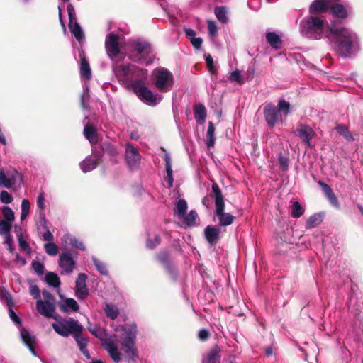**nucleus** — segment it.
I'll return each instance as SVG.
<instances>
[{"label": "nucleus", "mask_w": 363, "mask_h": 363, "mask_svg": "<svg viewBox=\"0 0 363 363\" xmlns=\"http://www.w3.org/2000/svg\"><path fill=\"white\" fill-rule=\"evenodd\" d=\"M88 330L101 340V345L114 362L118 363L121 359L118 343L129 363L135 362L138 358V348L135 345L138 335L136 324H125L116 329V331L121 332L118 337L116 335L106 334V330L97 325L89 326Z\"/></svg>", "instance_id": "nucleus-1"}, {"label": "nucleus", "mask_w": 363, "mask_h": 363, "mask_svg": "<svg viewBox=\"0 0 363 363\" xmlns=\"http://www.w3.org/2000/svg\"><path fill=\"white\" fill-rule=\"evenodd\" d=\"M113 71L118 81L133 92L145 104L155 106L162 101V96L155 94L145 86L147 70L133 65H113Z\"/></svg>", "instance_id": "nucleus-2"}, {"label": "nucleus", "mask_w": 363, "mask_h": 363, "mask_svg": "<svg viewBox=\"0 0 363 363\" xmlns=\"http://www.w3.org/2000/svg\"><path fill=\"white\" fill-rule=\"evenodd\" d=\"M325 38L336 52L344 58L351 57L360 50L357 34L341 23L332 22L328 25Z\"/></svg>", "instance_id": "nucleus-3"}, {"label": "nucleus", "mask_w": 363, "mask_h": 363, "mask_svg": "<svg viewBox=\"0 0 363 363\" xmlns=\"http://www.w3.org/2000/svg\"><path fill=\"white\" fill-rule=\"evenodd\" d=\"M290 111L289 102L280 99L277 106L272 104H267L264 107L263 113L267 125L270 128H273L277 123H284Z\"/></svg>", "instance_id": "nucleus-4"}, {"label": "nucleus", "mask_w": 363, "mask_h": 363, "mask_svg": "<svg viewBox=\"0 0 363 363\" xmlns=\"http://www.w3.org/2000/svg\"><path fill=\"white\" fill-rule=\"evenodd\" d=\"M328 26L325 21L317 16L305 17L300 23V32L306 38L318 40L325 37Z\"/></svg>", "instance_id": "nucleus-5"}, {"label": "nucleus", "mask_w": 363, "mask_h": 363, "mask_svg": "<svg viewBox=\"0 0 363 363\" xmlns=\"http://www.w3.org/2000/svg\"><path fill=\"white\" fill-rule=\"evenodd\" d=\"M128 57L134 62L146 65L151 64L155 58L151 45L140 40L133 42Z\"/></svg>", "instance_id": "nucleus-6"}, {"label": "nucleus", "mask_w": 363, "mask_h": 363, "mask_svg": "<svg viewBox=\"0 0 363 363\" xmlns=\"http://www.w3.org/2000/svg\"><path fill=\"white\" fill-rule=\"evenodd\" d=\"M55 331L62 337H68L74 335L76 333H82L83 326L78 320L72 318H56L55 322L52 324Z\"/></svg>", "instance_id": "nucleus-7"}, {"label": "nucleus", "mask_w": 363, "mask_h": 363, "mask_svg": "<svg viewBox=\"0 0 363 363\" xmlns=\"http://www.w3.org/2000/svg\"><path fill=\"white\" fill-rule=\"evenodd\" d=\"M155 87L162 92L169 91L174 84V77L168 69L160 67L153 72Z\"/></svg>", "instance_id": "nucleus-8"}, {"label": "nucleus", "mask_w": 363, "mask_h": 363, "mask_svg": "<svg viewBox=\"0 0 363 363\" xmlns=\"http://www.w3.org/2000/svg\"><path fill=\"white\" fill-rule=\"evenodd\" d=\"M22 180L21 174L14 168L0 169V186L11 189Z\"/></svg>", "instance_id": "nucleus-9"}, {"label": "nucleus", "mask_w": 363, "mask_h": 363, "mask_svg": "<svg viewBox=\"0 0 363 363\" xmlns=\"http://www.w3.org/2000/svg\"><path fill=\"white\" fill-rule=\"evenodd\" d=\"M67 10L69 16V28L70 32L75 38L81 43L84 38V34L80 25L77 23L75 9L71 4H69L67 6Z\"/></svg>", "instance_id": "nucleus-10"}, {"label": "nucleus", "mask_w": 363, "mask_h": 363, "mask_svg": "<svg viewBox=\"0 0 363 363\" xmlns=\"http://www.w3.org/2000/svg\"><path fill=\"white\" fill-rule=\"evenodd\" d=\"M119 36L114 33H108L105 40V48L108 56L111 60H115V58L118 56L120 52L119 44H120Z\"/></svg>", "instance_id": "nucleus-11"}, {"label": "nucleus", "mask_w": 363, "mask_h": 363, "mask_svg": "<svg viewBox=\"0 0 363 363\" xmlns=\"http://www.w3.org/2000/svg\"><path fill=\"white\" fill-rule=\"evenodd\" d=\"M58 264L62 269L61 274H71L76 266V261L74 260L70 252H62L59 256Z\"/></svg>", "instance_id": "nucleus-12"}, {"label": "nucleus", "mask_w": 363, "mask_h": 363, "mask_svg": "<svg viewBox=\"0 0 363 363\" xmlns=\"http://www.w3.org/2000/svg\"><path fill=\"white\" fill-rule=\"evenodd\" d=\"M87 276L81 273L78 275L75 283V296L79 300L85 299L89 294V289L86 284Z\"/></svg>", "instance_id": "nucleus-13"}, {"label": "nucleus", "mask_w": 363, "mask_h": 363, "mask_svg": "<svg viewBox=\"0 0 363 363\" xmlns=\"http://www.w3.org/2000/svg\"><path fill=\"white\" fill-rule=\"evenodd\" d=\"M125 160L128 167L131 169L136 168L140 162V155L138 150L130 143L126 145Z\"/></svg>", "instance_id": "nucleus-14"}, {"label": "nucleus", "mask_w": 363, "mask_h": 363, "mask_svg": "<svg viewBox=\"0 0 363 363\" xmlns=\"http://www.w3.org/2000/svg\"><path fill=\"white\" fill-rule=\"evenodd\" d=\"M295 133L308 147H311V140L314 138L315 133L309 125L299 124Z\"/></svg>", "instance_id": "nucleus-15"}, {"label": "nucleus", "mask_w": 363, "mask_h": 363, "mask_svg": "<svg viewBox=\"0 0 363 363\" xmlns=\"http://www.w3.org/2000/svg\"><path fill=\"white\" fill-rule=\"evenodd\" d=\"M36 309L43 316L46 318H56L55 313V303L51 301H43L38 299L36 301Z\"/></svg>", "instance_id": "nucleus-16"}, {"label": "nucleus", "mask_w": 363, "mask_h": 363, "mask_svg": "<svg viewBox=\"0 0 363 363\" xmlns=\"http://www.w3.org/2000/svg\"><path fill=\"white\" fill-rule=\"evenodd\" d=\"M224 210L225 204L216 206V215L221 226L230 225L234 220V216L228 213H225Z\"/></svg>", "instance_id": "nucleus-17"}, {"label": "nucleus", "mask_w": 363, "mask_h": 363, "mask_svg": "<svg viewBox=\"0 0 363 363\" xmlns=\"http://www.w3.org/2000/svg\"><path fill=\"white\" fill-rule=\"evenodd\" d=\"M318 184L321 186L322 190L327 198V199L329 201L330 204L333 206L334 207L339 208H340V203L338 202V200L333 193L332 189L329 185H328L326 183L319 181Z\"/></svg>", "instance_id": "nucleus-18"}, {"label": "nucleus", "mask_w": 363, "mask_h": 363, "mask_svg": "<svg viewBox=\"0 0 363 363\" xmlns=\"http://www.w3.org/2000/svg\"><path fill=\"white\" fill-rule=\"evenodd\" d=\"M62 298L61 302L59 303L60 309L64 312L77 311L79 305L74 298H65L60 295Z\"/></svg>", "instance_id": "nucleus-19"}, {"label": "nucleus", "mask_w": 363, "mask_h": 363, "mask_svg": "<svg viewBox=\"0 0 363 363\" xmlns=\"http://www.w3.org/2000/svg\"><path fill=\"white\" fill-rule=\"evenodd\" d=\"M80 56V74L82 77L89 79L91 77V72L88 60L86 59L84 52H79Z\"/></svg>", "instance_id": "nucleus-20"}, {"label": "nucleus", "mask_w": 363, "mask_h": 363, "mask_svg": "<svg viewBox=\"0 0 363 363\" xmlns=\"http://www.w3.org/2000/svg\"><path fill=\"white\" fill-rule=\"evenodd\" d=\"M0 296L4 297L6 301V304L9 307V315L10 318L14 323L20 325L21 319L12 309L13 302L10 295L6 291H1Z\"/></svg>", "instance_id": "nucleus-21"}, {"label": "nucleus", "mask_w": 363, "mask_h": 363, "mask_svg": "<svg viewBox=\"0 0 363 363\" xmlns=\"http://www.w3.org/2000/svg\"><path fill=\"white\" fill-rule=\"evenodd\" d=\"M204 234L208 242L214 244L218 240L220 230L214 226L208 225L204 230Z\"/></svg>", "instance_id": "nucleus-22"}, {"label": "nucleus", "mask_w": 363, "mask_h": 363, "mask_svg": "<svg viewBox=\"0 0 363 363\" xmlns=\"http://www.w3.org/2000/svg\"><path fill=\"white\" fill-rule=\"evenodd\" d=\"M20 333L22 340L29 348L31 353L35 356L36 353L34 350L35 337L31 335L28 330L23 328L21 330Z\"/></svg>", "instance_id": "nucleus-23"}, {"label": "nucleus", "mask_w": 363, "mask_h": 363, "mask_svg": "<svg viewBox=\"0 0 363 363\" xmlns=\"http://www.w3.org/2000/svg\"><path fill=\"white\" fill-rule=\"evenodd\" d=\"M82 333H76L74 335V337L77 342V344L81 350V352L83 353V354L86 357L87 359H90L91 356L89 352V351L86 349L88 340L81 335Z\"/></svg>", "instance_id": "nucleus-24"}, {"label": "nucleus", "mask_w": 363, "mask_h": 363, "mask_svg": "<svg viewBox=\"0 0 363 363\" xmlns=\"http://www.w3.org/2000/svg\"><path fill=\"white\" fill-rule=\"evenodd\" d=\"M99 160V157L96 159H93L89 156L86 157L79 164L82 171L84 173H86L94 170L97 166V162Z\"/></svg>", "instance_id": "nucleus-25"}, {"label": "nucleus", "mask_w": 363, "mask_h": 363, "mask_svg": "<svg viewBox=\"0 0 363 363\" xmlns=\"http://www.w3.org/2000/svg\"><path fill=\"white\" fill-rule=\"evenodd\" d=\"M220 355L219 350L217 347L211 349L203 357L202 363H220Z\"/></svg>", "instance_id": "nucleus-26"}, {"label": "nucleus", "mask_w": 363, "mask_h": 363, "mask_svg": "<svg viewBox=\"0 0 363 363\" xmlns=\"http://www.w3.org/2000/svg\"><path fill=\"white\" fill-rule=\"evenodd\" d=\"M187 203L184 199H180L177 201L174 207V214L177 216L178 219H182L187 211Z\"/></svg>", "instance_id": "nucleus-27"}, {"label": "nucleus", "mask_w": 363, "mask_h": 363, "mask_svg": "<svg viewBox=\"0 0 363 363\" xmlns=\"http://www.w3.org/2000/svg\"><path fill=\"white\" fill-rule=\"evenodd\" d=\"M267 43L274 48L279 49L281 46L280 37L274 32L267 33L266 35Z\"/></svg>", "instance_id": "nucleus-28"}, {"label": "nucleus", "mask_w": 363, "mask_h": 363, "mask_svg": "<svg viewBox=\"0 0 363 363\" xmlns=\"http://www.w3.org/2000/svg\"><path fill=\"white\" fill-rule=\"evenodd\" d=\"M85 138L91 143H97V134L96 129L91 125H86L84 129Z\"/></svg>", "instance_id": "nucleus-29"}, {"label": "nucleus", "mask_w": 363, "mask_h": 363, "mask_svg": "<svg viewBox=\"0 0 363 363\" xmlns=\"http://www.w3.org/2000/svg\"><path fill=\"white\" fill-rule=\"evenodd\" d=\"M62 241L65 242L69 241L70 245L80 250L84 251L86 250V247L82 241L79 240L75 237L71 236L70 235H65L62 238Z\"/></svg>", "instance_id": "nucleus-30"}, {"label": "nucleus", "mask_w": 363, "mask_h": 363, "mask_svg": "<svg viewBox=\"0 0 363 363\" xmlns=\"http://www.w3.org/2000/svg\"><path fill=\"white\" fill-rule=\"evenodd\" d=\"M104 310L106 315L111 320L116 319L119 314L118 308L112 303H106Z\"/></svg>", "instance_id": "nucleus-31"}, {"label": "nucleus", "mask_w": 363, "mask_h": 363, "mask_svg": "<svg viewBox=\"0 0 363 363\" xmlns=\"http://www.w3.org/2000/svg\"><path fill=\"white\" fill-rule=\"evenodd\" d=\"M323 220V217L320 214L315 213L310 216L306 220L305 227L307 229H311L318 225Z\"/></svg>", "instance_id": "nucleus-32"}, {"label": "nucleus", "mask_w": 363, "mask_h": 363, "mask_svg": "<svg viewBox=\"0 0 363 363\" xmlns=\"http://www.w3.org/2000/svg\"><path fill=\"white\" fill-rule=\"evenodd\" d=\"M157 259L164 265L166 269L172 275H174L173 269L169 261V254L166 251L161 252L157 255Z\"/></svg>", "instance_id": "nucleus-33"}, {"label": "nucleus", "mask_w": 363, "mask_h": 363, "mask_svg": "<svg viewBox=\"0 0 363 363\" xmlns=\"http://www.w3.org/2000/svg\"><path fill=\"white\" fill-rule=\"evenodd\" d=\"M331 12L337 18H345L347 16V11L345 8L339 4H334L331 7Z\"/></svg>", "instance_id": "nucleus-34"}, {"label": "nucleus", "mask_w": 363, "mask_h": 363, "mask_svg": "<svg viewBox=\"0 0 363 363\" xmlns=\"http://www.w3.org/2000/svg\"><path fill=\"white\" fill-rule=\"evenodd\" d=\"M89 100V90L87 84L85 82L83 84V91L80 96V103L82 108L85 110L88 108Z\"/></svg>", "instance_id": "nucleus-35"}, {"label": "nucleus", "mask_w": 363, "mask_h": 363, "mask_svg": "<svg viewBox=\"0 0 363 363\" xmlns=\"http://www.w3.org/2000/svg\"><path fill=\"white\" fill-rule=\"evenodd\" d=\"M327 9V2L325 0H315L310 6V13L322 12Z\"/></svg>", "instance_id": "nucleus-36"}, {"label": "nucleus", "mask_w": 363, "mask_h": 363, "mask_svg": "<svg viewBox=\"0 0 363 363\" xmlns=\"http://www.w3.org/2000/svg\"><path fill=\"white\" fill-rule=\"evenodd\" d=\"M45 279L48 285L57 289L60 288V280L56 274L53 272H48L45 274Z\"/></svg>", "instance_id": "nucleus-37"}, {"label": "nucleus", "mask_w": 363, "mask_h": 363, "mask_svg": "<svg viewBox=\"0 0 363 363\" xmlns=\"http://www.w3.org/2000/svg\"><path fill=\"white\" fill-rule=\"evenodd\" d=\"M195 118L199 123H203L206 117V108L202 104H196L194 108Z\"/></svg>", "instance_id": "nucleus-38"}, {"label": "nucleus", "mask_w": 363, "mask_h": 363, "mask_svg": "<svg viewBox=\"0 0 363 363\" xmlns=\"http://www.w3.org/2000/svg\"><path fill=\"white\" fill-rule=\"evenodd\" d=\"M164 159H165V162H166L167 182H168L169 186H172L174 179H173V172H172V169L171 157H170L169 155L166 154Z\"/></svg>", "instance_id": "nucleus-39"}, {"label": "nucleus", "mask_w": 363, "mask_h": 363, "mask_svg": "<svg viewBox=\"0 0 363 363\" xmlns=\"http://www.w3.org/2000/svg\"><path fill=\"white\" fill-rule=\"evenodd\" d=\"M197 213L195 211H191L188 214H185L182 219L179 220L183 222L187 226H192L196 224Z\"/></svg>", "instance_id": "nucleus-40"}, {"label": "nucleus", "mask_w": 363, "mask_h": 363, "mask_svg": "<svg viewBox=\"0 0 363 363\" xmlns=\"http://www.w3.org/2000/svg\"><path fill=\"white\" fill-rule=\"evenodd\" d=\"M215 15L218 20L223 23H226L228 21L227 9L224 6L216 7Z\"/></svg>", "instance_id": "nucleus-41"}, {"label": "nucleus", "mask_w": 363, "mask_h": 363, "mask_svg": "<svg viewBox=\"0 0 363 363\" xmlns=\"http://www.w3.org/2000/svg\"><path fill=\"white\" fill-rule=\"evenodd\" d=\"M214 133H215V128L213 126V124L212 122H209L207 134H206V140H207L206 143H207V146L208 147H213V145L215 144L216 138L214 136Z\"/></svg>", "instance_id": "nucleus-42"}, {"label": "nucleus", "mask_w": 363, "mask_h": 363, "mask_svg": "<svg viewBox=\"0 0 363 363\" xmlns=\"http://www.w3.org/2000/svg\"><path fill=\"white\" fill-rule=\"evenodd\" d=\"M212 191L213 192L215 196L216 206L225 204L221 191L217 184L213 183L212 184Z\"/></svg>", "instance_id": "nucleus-43"}, {"label": "nucleus", "mask_w": 363, "mask_h": 363, "mask_svg": "<svg viewBox=\"0 0 363 363\" xmlns=\"http://www.w3.org/2000/svg\"><path fill=\"white\" fill-rule=\"evenodd\" d=\"M92 261L96 270L101 275L107 276L108 274V270L107 269L106 264L104 262L98 259L95 257H92Z\"/></svg>", "instance_id": "nucleus-44"}, {"label": "nucleus", "mask_w": 363, "mask_h": 363, "mask_svg": "<svg viewBox=\"0 0 363 363\" xmlns=\"http://www.w3.org/2000/svg\"><path fill=\"white\" fill-rule=\"evenodd\" d=\"M336 130L338 133L342 135L347 141H353L354 138L351 132H350L347 128L342 124H339L336 126Z\"/></svg>", "instance_id": "nucleus-45"}, {"label": "nucleus", "mask_w": 363, "mask_h": 363, "mask_svg": "<svg viewBox=\"0 0 363 363\" xmlns=\"http://www.w3.org/2000/svg\"><path fill=\"white\" fill-rule=\"evenodd\" d=\"M21 220L23 221L28 217L30 213V204L28 199H23L21 201Z\"/></svg>", "instance_id": "nucleus-46"}, {"label": "nucleus", "mask_w": 363, "mask_h": 363, "mask_svg": "<svg viewBox=\"0 0 363 363\" xmlns=\"http://www.w3.org/2000/svg\"><path fill=\"white\" fill-rule=\"evenodd\" d=\"M304 213V209L301 206L298 201H294L291 206V216L293 218H299Z\"/></svg>", "instance_id": "nucleus-47"}, {"label": "nucleus", "mask_w": 363, "mask_h": 363, "mask_svg": "<svg viewBox=\"0 0 363 363\" xmlns=\"http://www.w3.org/2000/svg\"><path fill=\"white\" fill-rule=\"evenodd\" d=\"M17 238H18L20 250L23 252H25L26 254L30 255L31 252V249H30L28 243L26 242V240H24L23 235L18 234L17 235Z\"/></svg>", "instance_id": "nucleus-48"}, {"label": "nucleus", "mask_w": 363, "mask_h": 363, "mask_svg": "<svg viewBox=\"0 0 363 363\" xmlns=\"http://www.w3.org/2000/svg\"><path fill=\"white\" fill-rule=\"evenodd\" d=\"M2 213L6 222L12 223L15 219V216L13 210L7 206L2 207Z\"/></svg>", "instance_id": "nucleus-49"}, {"label": "nucleus", "mask_w": 363, "mask_h": 363, "mask_svg": "<svg viewBox=\"0 0 363 363\" xmlns=\"http://www.w3.org/2000/svg\"><path fill=\"white\" fill-rule=\"evenodd\" d=\"M44 250L45 252L50 256H55L58 252L57 246L52 242H48L44 245Z\"/></svg>", "instance_id": "nucleus-50"}, {"label": "nucleus", "mask_w": 363, "mask_h": 363, "mask_svg": "<svg viewBox=\"0 0 363 363\" xmlns=\"http://www.w3.org/2000/svg\"><path fill=\"white\" fill-rule=\"evenodd\" d=\"M11 224L10 223H8L4 220H0V235H3L4 237L8 235H11Z\"/></svg>", "instance_id": "nucleus-51"}, {"label": "nucleus", "mask_w": 363, "mask_h": 363, "mask_svg": "<svg viewBox=\"0 0 363 363\" xmlns=\"http://www.w3.org/2000/svg\"><path fill=\"white\" fill-rule=\"evenodd\" d=\"M229 79L235 82L238 84H242L244 83V80L242 78L241 74L238 70H235L232 72L230 74Z\"/></svg>", "instance_id": "nucleus-52"}, {"label": "nucleus", "mask_w": 363, "mask_h": 363, "mask_svg": "<svg viewBox=\"0 0 363 363\" xmlns=\"http://www.w3.org/2000/svg\"><path fill=\"white\" fill-rule=\"evenodd\" d=\"M0 200L2 203L8 204L13 201V197L6 191L3 190L0 193Z\"/></svg>", "instance_id": "nucleus-53"}, {"label": "nucleus", "mask_w": 363, "mask_h": 363, "mask_svg": "<svg viewBox=\"0 0 363 363\" xmlns=\"http://www.w3.org/2000/svg\"><path fill=\"white\" fill-rule=\"evenodd\" d=\"M160 243V237L158 235H154L152 240L150 237L147 240V247L150 249H153Z\"/></svg>", "instance_id": "nucleus-54"}, {"label": "nucleus", "mask_w": 363, "mask_h": 363, "mask_svg": "<svg viewBox=\"0 0 363 363\" xmlns=\"http://www.w3.org/2000/svg\"><path fill=\"white\" fill-rule=\"evenodd\" d=\"M32 268L35 271L36 274L38 275L43 274L44 273V265L38 261H34L32 263Z\"/></svg>", "instance_id": "nucleus-55"}, {"label": "nucleus", "mask_w": 363, "mask_h": 363, "mask_svg": "<svg viewBox=\"0 0 363 363\" xmlns=\"http://www.w3.org/2000/svg\"><path fill=\"white\" fill-rule=\"evenodd\" d=\"M208 30L210 35L213 36L218 32V28L216 23L213 21H208Z\"/></svg>", "instance_id": "nucleus-56"}, {"label": "nucleus", "mask_w": 363, "mask_h": 363, "mask_svg": "<svg viewBox=\"0 0 363 363\" xmlns=\"http://www.w3.org/2000/svg\"><path fill=\"white\" fill-rule=\"evenodd\" d=\"M190 41L195 49H196V50L201 49V45L203 43V40L201 38H200V37L191 38Z\"/></svg>", "instance_id": "nucleus-57"}, {"label": "nucleus", "mask_w": 363, "mask_h": 363, "mask_svg": "<svg viewBox=\"0 0 363 363\" xmlns=\"http://www.w3.org/2000/svg\"><path fill=\"white\" fill-rule=\"evenodd\" d=\"M5 245L7 246V249L10 252H13L14 251V249L12 247L13 244V238L11 235H8L7 236H5V240L4 242Z\"/></svg>", "instance_id": "nucleus-58"}, {"label": "nucleus", "mask_w": 363, "mask_h": 363, "mask_svg": "<svg viewBox=\"0 0 363 363\" xmlns=\"http://www.w3.org/2000/svg\"><path fill=\"white\" fill-rule=\"evenodd\" d=\"M37 206L38 207L41 209L44 210L45 208V196L43 193H40L38 196L37 199Z\"/></svg>", "instance_id": "nucleus-59"}, {"label": "nucleus", "mask_w": 363, "mask_h": 363, "mask_svg": "<svg viewBox=\"0 0 363 363\" xmlns=\"http://www.w3.org/2000/svg\"><path fill=\"white\" fill-rule=\"evenodd\" d=\"M206 62L207 64L209 71L211 73H214L215 70L213 68V60L211 55H206Z\"/></svg>", "instance_id": "nucleus-60"}, {"label": "nucleus", "mask_w": 363, "mask_h": 363, "mask_svg": "<svg viewBox=\"0 0 363 363\" xmlns=\"http://www.w3.org/2000/svg\"><path fill=\"white\" fill-rule=\"evenodd\" d=\"M30 293L34 298H40V290L36 285H32L30 287Z\"/></svg>", "instance_id": "nucleus-61"}, {"label": "nucleus", "mask_w": 363, "mask_h": 363, "mask_svg": "<svg viewBox=\"0 0 363 363\" xmlns=\"http://www.w3.org/2000/svg\"><path fill=\"white\" fill-rule=\"evenodd\" d=\"M42 238L43 240L48 241L49 242H52L54 240V236L49 230H47L43 233V235H42Z\"/></svg>", "instance_id": "nucleus-62"}, {"label": "nucleus", "mask_w": 363, "mask_h": 363, "mask_svg": "<svg viewBox=\"0 0 363 363\" xmlns=\"http://www.w3.org/2000/svg\"><path fill=\"white\" fill-rule=\"evenodd\" d=\"M279 161L283 170H286L288 168V159L284 157L280 156L279 157Z\"/></svg>", "instance_id": "nucleus-63"}, {"label": "nucleus", "mask_w": 363, "mask_h": 363, "mask_svg": "<svg viewBox=\"0 0 363 363\" xmlns=\"http://www.w3.org/2000/svg\"><path fill=\"white\" fill-rule=\"evenodd\" d=\"M208 336H209V333H208V330H204V329L201 330L199 331V339H200L201 340H203H203H207V339H208Z\"/></svg>", "instance_id": "nucleus-64"}]
</instances>
